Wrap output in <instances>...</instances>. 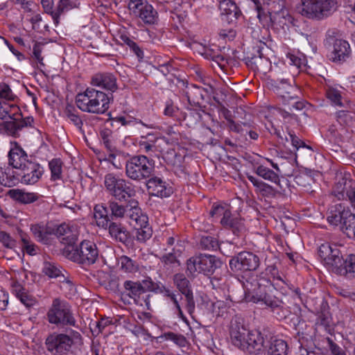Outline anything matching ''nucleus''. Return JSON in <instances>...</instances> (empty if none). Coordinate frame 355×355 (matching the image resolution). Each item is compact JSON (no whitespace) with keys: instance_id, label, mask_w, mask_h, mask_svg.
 Here are the masks:
<instances>
[{"instance_id":"45","label":"nucleus","mask_w":355,"mask_h":355,"mask_svg":"<svg viewBox=\"0 0 355 355\" xmlns=\"http://www.w3.org/2000/svg\"><path fill=\"white\" fill-rule=\"evenodd\" d=\"M227 6L228 8L225 9V13H223V15L226 17L225 20L229 22L236 21L241 16V10H239L236 4L232 0L229 1Z\"/></svg>"},{"instance_id":"59","label":"nucleus","mask_w":355,"mask_h":355,"mask_svg":"<svg viewBox=\"0 0 355 355\" xmlns=\"http://www.w3.org/2000/svg\"><path fill=\"white\" fill-rule=\"evenodd\" d=\"M147 3V0H129L128 8L131 15L135 17H137L142 8L144 7L145 3Z\"/></svg>"},{"instance_id":"51","label":"nucleus","mask_w":355,"mask_h":355,"mask_svg":"<svg viewBox=\"0 0 355 355\" xmlns=\"http://www.w3.org/2000/svg\"><path fill=\"white\" fill-rule=\"evenodd\" d=\"M121 40L122 42L125 44L130 48V51H132L137 57L139 60H141L144 58V54L143 50L137 45L136 42L132 40L128 36L126 35H121Z\"/></svg>"},{"instance_id":"16","label":"nucleus","mask_w":355,"mask_h":355,"mask_svg":"<svg viewBox=\"0 0 355 355\" xmlns=\"http://www.w3.org/2000/svg\"><path fill=\"white\" fill-rule=\"evenodd\" d=\"M125 205H119L117 202L110 200L107 207L112 217V220L115 218H123L125 214L131 219H137L138 214H141V209L139 207V202L136 199H130L125 202Z\"/></svg>"},{"instance_id":"13","label":"nucleus","mask_w":355,"mask_h":355,"mask_svg":"<svg viewBox=\"0 0 355 355\" xmlns=\"http://www.w3.org/2000/svg\"><path fill=\"white\" fill-rule=\"evenodd\" d=\"M230 268L236 275L255 271L260 265L258 255L249 251H242L232 257L229 261Z\"/></svg>"},{"instance_id":"43","label":"nucleus","mask_w":355,"mask_h":355,"mask_svg":"<svg viewBox=\"0 0 355 355\" xmlns=\"http://www.w3.org/2000/svg\"><path fill=\"white\" fill-rule=\"evenodd\" d=\"M1 175H0V184L6 187H11L15 186L20 181V177L16 175L10 168L5 169L2 171V168H0Z\"/></svg>"},{"instance_id":"39","label":"nucleus","mask_w":355,"mask_h":355,"mask_svg":"<svg viewBox=\"0 0 355 355\" xmlns=\"http://www.w3.org/2000/svg\"><path fill=\"white\" fill-rule=\"evenodd\" d=\"M125 181V180L120 178L113 173H108L105 176L104 184L109 194L113 196L114 192L118 191Z\"/></svg>"},{"instance_id":"32","label":"nucleus","mask_w":355,"mask_h":355,"mask_svg":"<svg viewBox=\"0 0 355 355\" xmlns=\"http://www.w3.org/2000/svg\"><path fill=\"white\" fill-rule=\"evenodd\" d=\"M109 209L103 205H96L94 209V217L96 225L102 228L107 229L110 223H113L110 217Z\"/></svg>"},{"instance_id":"36","label":"nucleus","mask_w":355,"mask_h":355,"mask_svg":"<svg viewBox=\"0 0 355 355\" xmlns=\"http://www.w3.org/2000/svg\"><path fill=\"white\" fill-rule=\"evenodd\" d=\"M270 337V340L268 339L266 341L267 354H276V355H287L288 345L286 341L282 339H274Z\"/></svg>"},{"instance_id":"5","label":"nucleus","mask_w":355,"mask_h":355,"mask_svg":"<svg viewBox=\"0 0 355 355\" xmlns=\"http://www.w3.org/2000/svg\"><path fill=\"white\" fill-rule=\"evenodd\" d=\"M155 282L149 277L141 281L125 280L123 283L124 291L121 292V299L124 303L130 304L129 299L133 300L134 303L138 306H144L146 310H151V299L153 297L152 294L148 293L153 292Z\"/></svg>"},{"instance_id":"41","label":"nucleus","mask_w":355,"mask_h":355,"mask_svg":"<svg viewBox=\"0 0 355 355\" xmlns=\"http://www.w3.org/2000/svg\"><path fill=\"white\" fill-rule=\"evenodd\" d=\"M31 230L37 241L44 244L49 242V236L52 234L51 230L39 224L32 225Z\"/></svg>"},{"instance_id":"47","label":"nucleus","mask_w":355,"mask_h":355,"mask_svg":"<svg viewBox=\"0 0 355 355\" xmlns=\"http://www.w3.org/2000/svg\"><path fill=\"white\" fill-rule=\"evenodd\" d=\"M232 212L231 207L227 204H214L210 210L209 214L211 217L225 218L226 215L230 214Z\"/></svg>"},{"instance_id":"58","label":"nucleus","mask_w":355,"mask_h":355,"mask_svg":"<svg viewBox=\"0 0 355 355\" xmlns=\"http://www.w3.org/2000/svg\"><path fill=\"white\" fill-rule=\"evenodd\" d=\"M42 6L46 13L50 15L53 19L55 24L57 26L59 24L57 7L53 8V0H41Z\"/></svg>"},{"instance_id":"53","label":"nucleus","mask_w":355,"mask_h":355,"mask_svg":"<svg viewBox=\"0 0 355 355\" xmlns=\"http://www.w3.org/2000/svg\"><path fill=\"white\" fill-rule=\"evenodd\" d=\"M20 236L22 243V250L31 256L35 255L37 254V248L30 237L24 233H21Z\"/></svg>"},{"instance_id":"44","label":"nucleus","mask_w":355,"mask_h":355,"mask_svg":"<svg viewBox=\"0 0 355 355\" xmlns=\"http://www.w3.org/2000/svg\"><path fill=\"white\" fill-rule=\"evenodd\" d=\"M64 114L73 125H74L78 130H82L83 122L78 114V112L74 106L67 105L64 109Z\"/></svg>"},{"instance_id":"8","label":"nucleus","mask_w":355,"mask_h":355,"mask_svg":"<svg viewBox=\"0 0 355 355\" xmlns=\"http://www.w3.org/2000/svg\"><path fill=\"white\" fill-rule=\"evenodd\" d=\"M155 161L145 155H134L125 162V175L132 180L141 182L153 176Z\"/></svg>"},{"instance_id":"34","label":"nucleus","mask_w":355,"mask_h":355,"mask_svg":"<svg viewBox=\"0 0 355 355\" xmlns=\"http://www.w3.org/2000/svg\"><path fill=\"white\" fill-rule=\"evenodd\" d=\"M10 197L21 204H31L39 199L36 193L25 192L21 189H10L8 191Z\"/></svg>"},{"instance_id":"46","label":"nucleus","mask_w":355,"mask_h":355,"mask_svg":"<svg viewBox=\"0 0 355 355\" xmlns=\"http://www.w3.org/2000/svg\"><path fill=\"white\" fill-rule=\"evenodd\" d=\"M199 245L202 250H216L218 248L221 251L218 240L211 236H202Z\"/></svg>"},{"instance_id":"28","label":"nucleus","mask_w":355,"mask_h":355,"mask_svg":"<svg viewBox=\"0 0 355 355\" xmlns=\"http://www.w3.org/2000/svg\"><path fill=\"white\" fill-rule=\"evenodd\" d=\"M12 291L27 309H29L37 304L36 298L33 295L29 294L26 289L18 282L12 283Z\"/></svg>"},{"instance_id":"19","label":"nucleus","mask_w":355,"mask_h":355,"mask_svg":"<svg viewBox=\"0 0 355 355\" xmlns=\"http://www.w3.org/2000/svg\"><path fill=\"white\" fill-rule=\"evenodd\" d=\"M353 213L343 203L336 204L329 207L327 212V221L333 226H338L342 231Z\"/></svg>"},{"instance_id":"11","label":"nucleus","mask_w":355,"mask_h":355,"mask_svg":"<svg viewBox=\"0 0 355 355\" xmlns=\"http://www.w3.org/2000/svg\"><path fill=\"white\" fill-rule=\"evenodd\" d=\"M221 261L216 256L200 254L190 257L187 261V271L191 276L202 273L207 276L214 274L216 269L220 268Z\"/></svg>"},{"instance_id":"6","label":"nucleus","mask_w":355,"mask_h":355,"mask_svg":"<svg viewBox=\"0 0 355 355\" xmlns=\"http://www.w3.org/2000/svg\"><path fill=\"white\" fill-rule=\"evenodd\" d=\"M111 97L103 92L88 87L76 97L77 107L85 112L104 114L110 107Z\"/></svg>"},{"instance_id":"22","label":"nucleus","mask_w":355,"mask_h":355,"mask_svg":"<svg viewBox=\"0 0 355 355\" xmlns=\"http://www.w3.org/2000/svg\"><path fill=\"white\" fill-rule=\"evenodd\" d=\"M264 46H266L264 42L259 41L256 46H252L251 51H248L245 53L243 58L246 65L254 71H263V62L268 64V60L267 59H263L262 50Z\"/></svg>"},{"instance_id":"56","label":"nucleus","mask_w":355,"mask_h":355,"mask_svg":"<svg viewBox=\"0 0 355 355\" xmlns=\"http://www.w3.org/2000/svg\"><path fill=\"white\" fill-rule=\"evenodd\" d=\"M62 164L60 159H53L49 163V168L51 173V179L53 180H60L62 178Z\"/></svg>"},{"instance_id":"2","label":"nucleus","mask_w":355,"mask_h":355,"mask_svg":"<svg viewBox=\"0 0 355 355\" xmlns=\"http://www.w3.org/2000/svg\"><path fill=\"white\" fill-rule=\"evenodd\" d=\"M259 22L263 28L279 33L291 26H296V20L285 8L284 0H269L266 4L257 6Z\"/></svg>"},{"instance_id":"63","label":"nucleus","mask_w":355,"mask_h":355,"mask_svg":"<svg viewBox=\"0 0 355 355\" xmlns=\"http://www.w3.org/2000/svg\"><path fill=\"white\" fill-rule=\"evenodd\" d=\"M0 242L7 248L12 249L17 246V242L6 232H0Z\"/></svg>"},{"instance_id":"27","label":"nucleus","mask_w":355,"mask_h":355,"mask_svg":"<svg viewBox=\"0 0 355 355\" xmlns=\"http://www.w3.org/2000/svg\"><path fill=\"white\" fill-rule=\"evenodd\" d=\"M107 228L112 239L126 246L131 244L132 239L130 233L121 223L115 222L110 223Z\"/></svg>"},{"instance_id":"9","label":"nucleus","mask_w":355,"mask_h":355,"mask_svg":"<svg viewBox=\"0 0 355 355\" xmlns=\"http://www.w3.org/2000/svg\"><path fill=\"white\" fill-rule=\"evenodd\" d=\"M46 318L49 323L57 327H76V320L71 306L67 302L60 298L53 299L46 313Z\"/></svg>"},{"instance_id":"3","label":"nucleus","mask_w":355,"mask_h":355,"mask_svg":"<svg viewBox=\"0 0 355 355\" xmlns=\"http://www.w3.org/2000/svg\"><path fill=\"white\" fill-rule=\"evenodd\" d=\"M318 255L332 272L347 278L355 277V254H350L344 258L338 246L326 243L320 246Z\"/></svg>"},{"instance_id":"38","label":"nucleus","mask_w":355,"mask_h":355,"mask_svg":"<svg viewBox=\"0 0 355 355\" xmlns=\"http://www.w3.org/2000/svg\"><path fill=\"white\" fill-rule=\"evenodd\" d=\"M137 17L141 19L146 24H155L157 21L158 14L153 6L148 2L145 3Z\"/></svg>"},{"instance_id":"24","label":"nucleus","mask_w":355,"mask_h":355,"mask_svg":"<svg viewBox=\"0 0 355 355\" xmlns=\"http://www.w3.org/2000/svg\"><path fill=\"white\" fill-rule=\"evenodd\" d=\"M267 340L268 336L266 335L264 337L261 332L250 331L244 352L249 354H259L263 348H267Z\"/></svg>"},{"instance_id":"21","label":"nucleus","mask_w":355,"mask_h":355,"mask_svg":"<svg viewBox=\"0 0 355 355\" xmlns=\"http://www.w3.org/2000/svg\"><path fill=\"white\" fill-rule=\"evenodd\" d=\"M34 122L33 116H27L21 120L6 121L0 123V132L14 138L20 137V132L25 128L32 127Z\"/></svg>"},{"instance_id":"17","label":"nucleus","mask_w":355,"mask_h":355,"mask_svg":"<svg viewBox=\"0 0 355 355\" xmlns=\"http://www.w3.org/2000/svg\"><path fill=\"white\" fill-rule=\"evenodd\" d=\"M337 182L333 188L332 193L338 200L349 199L352 205L355 207V188L354 183L350 178L349 173L337 175Z\"/></svg>"},{"instance_id":"31","label":"nucleus","mask_w":355,"mask_h":355,"mask_svg":"<svg viewBox=\"0 0 355 355\" xmlns=\"http://www.w3.org/2000/svg\"><path fill=\"white\" fill-rule=\"evenodd\" d=\"M182 92L191 105L200 106V103L205 98L204 88L196 85H189L187 83L186 89Z\"/></svg>"},{"instance_id":"18","label":"nucleus","mask_w":355,"mask_h":355,"mask_svg":"<svg viewBox=\"0 0 355 355\" xmlns=\"http://www.w3.org/2000/svg\"><path fill=\"white\" fill-rule=\"evenodd\" d=\"M44 173V169L40 164L31 160L17 172V175L22 184L33 185L40 181Z\"/></svg>"},{"instance_id":"50","label":"nucleus","mask_w":355,"mask_h":355,"mask_svg":"<svg viewBox=\"0 0 355 355\" xmlns=\"http://www.w3.org/2000/svg\"><path fill=\"white\" fill-rule=\"evenodd\" d=\"M110 136L111 131L109 130H105L101 132V137L102 138L103 143L105 147L110 151V154L108 155V159L110 161L115 159L116 157V155L114 154L116 148L112 144V141L110 139Z\"/></svg>"},{"instance_id":"12","label":"nucleus","mask_w":355,"mask_h":355,"mask_svg":"<svg viewBox=\"0 0 355 355\" xmlns=\"http://www.w3.org/2000/svg\"><path fill=\"white\" fill-rule=\"evenodd\" d=\"M324 44L329 51L328 57L331 62L340 64L349 58L351 49L346 40L327 34Z\"/></svg>"},{"instance_id":"60","label":"nucleus","mask_w":355,"mask_h":355,"mask_svg":"<svg viewBox=\"0 0 355 355\" xmlns=\"http://www.w3.org/2000/svg\"><path fill=\"white\" fill-rule=\"evenodd\" d=\"M43 272L51 278H56L61 275V270L53 263L45 262Z\"/></svg>"},{"instance_id":"40","label":"nucleus","mask_w":355,"mask_h":355,"mask_svg":"<svg viewBox=\"0 0 355 355\" xmlns=\"http://www.w3.org/2000/svg\"><path fill=\"white\" fill-rule=\"evenodd\" d=\"M331 323V316L329 306L326 302H322L320 311L318 313L317 324L323 326L326 330L329 329Z\"/></svg>"},{"instance_id":"26","label":"nucleus","mask_w":355,"mask_h":355,"mask_svg":"<svg viewBox=\"0 0 355 355\" xmlns=\"http://www.w3.org/2000/svg\"><path fill=\"white\" fill-rule=\"evenodd\" d=\"M30 161L25 150L17 142H14V146L8 153L9 165L20 171Z\"/></svg>"},{"instance_id":"7","label":"nucleus","mask_w":355,"mask_h":355,"mask_svg":"<svg viewBox=\"0 0 355 355\" xmlns=\"http://www.w3.org/2000/svg\"><path fill=\"white\" fill-rule=\"evenodd\" d=\"M63 254L73 262L89 266L98 260L99 251L94 242L83 240L78 245L72 244L65 246L63 249Z\"/></svg>"},{"instance_id":"57","label":"nucleus","mask_w":355,"mask_h":355,"mask_svg":"<svg viewBox=\"0 0 355 355\" xmlns=\"http://www.w3.org/2000/svg\"><path fill=\"white\" fill-rule=\"evenodd\" d=\"M257 192L263 197L268 198H273L277 197L278 194H280V191L277 188L273 187L264 182L258 189Z\"/></svg>"},{"instance_id":"33","label":"nucleus","mask_w":355,"mask_h":355,"mask_svg":"<svg viewBox=\"0 0 355 355\" xmlns=\"http://www.w3.org/2000/svg\"><path fill=\"white\" fill-rule=\"evenodd\" d=\"M52 232L54 230H51ZM54 234L60 238V242L66 246L75 244L77 240L76 236L73 234L71 228L66 223H62L57 227L55 230Z\"/></svg>"},{"instance_id":"20","label":"nucleus","mask_w":355,"mask_h":355,"mask_svg":"<svg viewBox=\"0 0 355 355\" xmlns=\"http://www.w3.org/2000/svg\"><path fill=\"white\" fill-rule=\"evenodd\" d=\"M249 330L245 328L241 320L233 318L230 323V338L233 345L244 352L247 344Z\"/></svg>"},{"instance_id":"64","label":"nucleus","mask_w":355,"mask_h":355,"mask_svg":"<svg viewBox=\"0 0 355 355\" xmlns=\"http://www.w3.org/2000/svg\"><path fill=\"white\" fill-rule=\"evenodd\" d=\"M110 324V320H109L108 319L102 318L101 320L96 321L94 323L92 324V325L94 326V328L92 327V324H90L89 326L93 334L96 333V334H98L99 333L102 332L103 330Z\"/></svg>"},{"instance_id":"30","label":"nucleus","mask_w":355,"mask_h":355,"mask_svg":"<svg viewBox=\"0 0 355 355\" xmlns=\"http://www.w3.org/2000/svg\"><path fill=\"white\" fill-rule=\"evenodd\" d=\"M139 217L134 219L139 227H137V240L144 243L148 240L153 235L152 227L148 224V216L146 215L138 214Z\"/></svg>"},{"instance_id":"42","label":"nucleus","mask_w":355,"mask_h":355,"mask_svg":"<svg viewBox=\"0 0 355 355\" xmlns=\"http://www.w3.org/2000/svg\"><path fill=\"white\" fill-rule=\"evenodd\" d=\"M153 293L163 295L165 298L169 300L171 302H173L176 297L182 300V295L177 291L171 290L170 288L165 286V285L160 282H155Z\"/></svg>"},{"instance_id":"1","label":"nucleus","mask_w":355,"mask_h":355,"mask_svg":"<svg viewBox=\"0 0 355 355\" xmlns=\"http://www.w3.org/2000/svg\"><path fill=\"white\" fill-rule=\"evenodd\" d=\"M276 286L279 284L272 283L261 273L251 283V288H247L244 299L246 302L266 305L278 320H282L286 318L288 311L284 308L283 301L273 294L274 291L277 290Z\"/></svg>"},{"instance_id":"14","label":"nucleus","mask_w":355,"mask_h":355,"mask_svg":"<svg viewBox=\"0 0 355 355\" xmlns=\"http://www.w3.org/2000/svg\"><path fill=\"white\" fill-rule=\"evenodd\" d=\"M268 85L277 95L282 103H288L291 100H294L296 98L295 93L299 92L293 78L271 79L268 82Z\"/></svg>"},{"instance_id":"62","label":"nucleus","mask_w":355,"mask_h":355,"mask_svg":"<svg viewBox=\"0 0 355 355\" xmlns=\"http://www.w3.org/2000/svg\"><path fill=\"white\" fill-rule=\"evenodd\" d=\"M355 208V207H354ZM348 237L355 239V214H352L342 230Z\"/></svg>"},{"instance_id":"37","label":"nucleus","mask_w":355,"mask_h":355,"mask_svg":"<svg viewBox=\"0 0 355 355\" xmlns=\"http://www.w3.org/2000/svg\"><path fill=\"white\" fill-rule=\"evenodd\" d=\"M255 173L263 179L273 182L277 187L282 189L279 175L272 169L263 165L254 168Z\"/></svg>"},{"instance_id":"10","label":"nucleus","mask_w":355,"mask_h":355,"mask_svg":"<svg viewBox=\"0 0 355 355\" xmlns=\"http://www.w3.org/2000/svg\"><path fill=\"white\" fill-rule=\"evenodd\" d=\"M336 0H302L300 12L309 19L321 20L336 10Z\"/></svg>"},{"instance_id":"15","label":"nucleus","mask_w":355,"mask_h":355,"mask_svg":"<svg viewBox=\"0 0 355 355\" xmlns=\"http://www.w3.org/2000/svg\"><path fill=\"white\" fill-rule=\"evenodd\" d=\"M173 282L178 292L184 296V307L189 315H192L196 308V302L192 290V285L183 273H176L173 276Z\"/></svg>"},{"instance_id":"55","label":"nucleus","mask_w":355,"mask_h":355,"mask_svg":"<svg viewBox=\"0 0 355 355\" xmlns=\"http://www.w3.org/2000/svg\"><path fill=\"white\" fill-rule=\"evenodd\" d=\"M326 96L333 105L339 107H344L342 102L343 98L339 90L334 87H329L326 90Z\"/></svg>"},{"instance_id":"4","label":"nucleus","mask_w":355,"mask_h":355,"mask_svg":"<svg viewBox=\"0 0 355 355\" xmlns=\"http://www.w3.org/2000/svg\"><path fill=\"white\" fill-rule=\"evenodd\" d=\"M46 348L52 355H84L85 348L81 334L71 330L70 335L53 333L45 340Z\"/></svg>"},{"instance_id":"25","label":"nucleus","mask_w":355,"mask_h":355,"mask_svg":"<svg viewBox=\"0 0 355 355\" xmlns=\"http://www.w3.org/2000/svg\"><path fill=\"white\" fill-rule=\"evenodd\" d=\"M147 190L150 196L166 198L171 195V189L160 178L151 176L146 181Z\"/></svg>"},{"instance_id":"48","label":"nucleus","mask_w":355,"mask_h":355,"mask_svg":"<svg viewBox=\"0 0 355 355\" xmlns=\"http://www.w3.org/2000/svg\"><path fill=\"white\" fill-rule=\"evenodd\" d=\"M178 252L179 254L180 252L179 250H176L174 248L172 249V251L168 253H165L160 258V260L162 263L164 264V266H180V261L178 259Z\"/></svg>"},{"instance_id":"54","label":"nucleus","mask_w":355,"mask_h":355,"mask_svg":"<svg viewBox=\"0 0 355 355\" xmlns=\"http://www.w3.org/2000/svg\"><path fill=\"white\" fill-rule=\"evenodd\" d=\"M121 268L126 272H135L138 270L137 263L128 256H121L119 259Z\"/></svg>"},{"instance_id":"29","label":"nucleus","mask_w":355,"mask_h":355,"mask_svg":"<svg viewBox=\"0 0 355 355\" xmlns=\"http://www.w3.org/2000/svg\"><path fill=\"white\" fill-rule=\"evenodd\" d=\"M220 224L223 227L230 230L237 237L241 236L245 232V225L242 219L230 214L226 215L225 218L220 219Z\"/></svg>"},{"instance_id":"35","label":"nucleus","mask_w":355,"mask_h":355,"mask_svg":"<svg viewBox=\"0 0 355 355\" xmlns=\"http://www.w3.org/2000/svg\"><path fill=\"white\" fill-rule=\"evenodd\" d=\"M135 194L136 191L132 187V184L125 180L118 191L114 192L112 197L120 202H128L130 199H135L134 196Z\"/></svg>"},{"instance_id":"23","label":"nucleus","mask_w":355,"mask_h":355,"mask_svg":"<svg viewBox=\"0 0 355 355\" xmlns=\"http://www.w3.org/2000/svg\"><path fill=\"white\" fill-rule=\"evenodd\" d=\"M117 78L112 73L100 72L94 74L91 79V84L93 86L99 87L107 91L110 92L109 94L112 97V93L118 89Z\"/></svg>"},{"instance_id":"61","label":"nucleus","mask_w":355,"mask_h":355,"mask_svg":"<svg viewBox=\"0 0 355 355\" xmlns=\"http://www.w3.org/2000/svg\"><path fill=\"white\" fill-rule=\"evenodd\" d=\"M75 6L73 0H60L57 6V14L58 21L60 20V16L69 10L72 9Z\"/></svg>"},{"instance_id":"52","label":"nucleus","mask_w":355,"mask_h":355,"mask_svg":"<svg viewBox=\"0 0 355 355\" xmlns=\"http://www.w3.org/2000/svg\"><path fill=\"white\" fill-rule=\"evenodd\" d=\"M162 338L166 340L173 341L175 345L180 347H185L187 344V340L184 336L180 334H175L172 331L165 332L162 336Z\"/></svg>"},{"instance_id":"49","label":"nucleus","mask_w":355,"mask_h":355,"mask_svg":"<svg viewBox=\"0 0 355 355\" xmlns=\"http://www.w3.org/2000/svg\"><path fill=\"white\" fill-rule=\"evenodd\" d=\"M299 92L295 93V98L294 100H291L288 103H282L285 106H288V109L289 111L293 112V110L296 111H302L304 109H306L308 106H309V103L305 100L301 99L298 94Z\"/></svg>"}]
</instances>
